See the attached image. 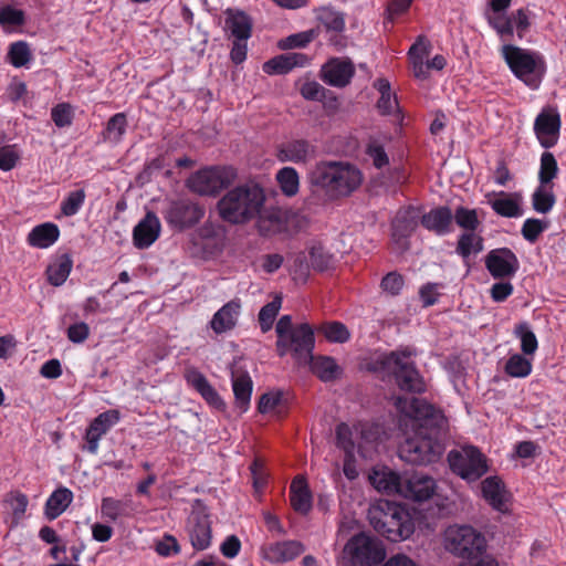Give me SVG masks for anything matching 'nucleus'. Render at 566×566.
<instances>
[{"mask_svg":"<svg viewBox=\"0 0 566 566\" xmlns=\"http://www.w3.org/2000/svg\"><path fill=\"white\" fill-rule=\"evenodd\" d=\"M102 515L109 521L128 517L132 514V500L104 497L101 503Z\"/></svg>","mask_w":566,"mask_h":566,"instance_id":"obj_41","label":"nucleus"},{"mask_svg":"<svg viewBox=\"0 0 566 566\" xmlns=\"http://www.w3.org/2000/svg\"><path fill=\"white\" fill-rule=\"evenodd\" d=\"M355 74V66L348 59L333 57L321 70L324 83L334 87H345Z\"/></svg>","mask_w":566,"mask_h":566,"instance_id":"obj_18","label":"nucleus"},{"mask_svg":"<svg viewBox=\"0 0 566 566\" xmlns=\"http://www.w3.org/2000/svg\"><path fill=\"white\" fill-rule=\"evenodd\" d=\"M252 19L242 10L227 9L224 12L223 31L232 42L231 61L242 63L248 54V40L252 34Z\"/></svg>","mask_w":566,"mask_h":566,"instance_id":"obj_9","label":"nucleus"},{"mask_svg":"<svg viewBox=\"0 0 566 566\" xmlns=\"http://www.w3.org/2000/svg\"><path fill=\"white\" fill-rule=\"evenodd\" d=\"M160 213L170 230L184 232L203 219L206 208L190 198H175L166 200Z\"/></svg>","mask_w":566,"mask_h":566,"instance_id":"obj_8","label":"nucleus"},{"mask_svg":"<svg viewBox=\"0 0 566 566\" xmlns=\"http://www.w3.org/2000/svg\"><path fill=\"white\" fill-rule=\"evenodd\" d=\"M560 128L559 115L553 111H543L535 120V134L545 148L553 147L558 139Z\"/></svg>","mask_w":566,"mask_h":566,"instance_id":"obj_22","label":"nucleus"},{"mask_svg":"<svg viewBox=\"0 0 566 566\" xmlns=\"http://www.w3.org/2000/svg\"><path fill=\"white\" fill-rule=\"evenodd\" d=\"M343 556L352 566H374L385 559L386 551L377 538L360 533L346 543Z\"/></svg>","mask_w":566,"mask_h":566,"instance_id":"obj_12","label":"nucleus"},{"mask_svg":"<svg viewBox=\"0 0 566 566\" xmlns=\"http://www.w3.org/2000/svg\"><path fill=\"white\" fill-rule=\"evenodd\" d=\"M514 335L520 339L521 350L524 355L533 356L536 353L538 342L528 323H518L514 328Z\"/></svg>","mask_w":566,"mask_h":566,"instance_id":"obj_45","label":"nucleus"},{"mask_svg":"<svg viewBox=\"0 0 566 566\" xmlns=\"http://www.w3.org/2000/svg\"><path fill=\"white\" fill-rule=\"evenodd\" d=\"M240 303L230 301L214 313V333H224L232 329L240 315Z\"/></svg>","mask_w":566,"mask_h":566,"instance_id":"obj_37","label":"nucleus"},{"mask_svg":"<svg viewBox=\"0 0 566 566\" xmlns=\"http://www.w3.org/2000/svg\"><path fill=\"white\" fill-rule=\"evenodd\" d=\"M304 551V546L298 541H284L265 545L261 549L262 557L273 564L286 563Z\"/></svg>","mask_w":566,"mask_h":566,"instance_id":"obj_23","label":"nucleus"},{"mask_svg":"<svg viewBox=\"0 0 566 566\" xmlns=\"http://www.w3.org/2000/svg\"><path fill=\"white\" fill-rule=\"evenodd\" d=\"M12 510L13 520L15 522L20 521L28 507L29 500L28 496L19 491L10 492L6 500Z\"/></svg>","mask_w":566,"mask_h":566,"instance_id":"obj_58","label":"nucleus"},{"mask_svg":"<svg viewBox=\"0 0 566 566\" xmlns=\"http://www.w3.org/2000/svg\"><path fill=\"white\" fill-rule=\"evenodd\" d=\"M558 174L557 161L552 153L545 151L541 157L538 171L539 184L553 185L552 181Z\"/></svg>","mask_w":566,"mask_h":566,"instance_id":"obj_54","label":"nucleus"},{"mask_svg":"<svg viewBox=\"0 0 566 566\" xmlns=\"http://www.w3.org/2000/svg\"><path fill=\"white\" fill-rule=\"evenodd\" d=\"M186 187L196 195L212 196V167L208 166L191 174L186 180Z\"/></svg>","mask_w":566,"mask_h":566,"instance_id":"obj_40","label":"nucleus"},{"mask_svg":"<svg viewBox=\"0 0 566 566\" xmlns=\"http://www.w3.org/2000/svg\"><path fill=\"white\" fill-rule=\"evenodd\" d=\"M19 160V154L15 145H6L0 147V169L3 171L12 170Z\"/></svg>","mask_w":566,"mask_h":566,"instance_id":"obj_63","label":"nucleus"},{"mask_svg":"<svg viewBox=\"0 0 566 566\" xmlns=\"http://www.w3.org/2000/svg\"><path fill=\"white\" fill-rule=\"evenodd\" d=\"M313 374L323 381H331L339 377L340 368L334 358L328 356H318L310 359L308 364Z\"/></svg>","mask_w":566,"mask_h":566,"instance_id":"obj_39","label":"nucleus"},{"mask_svg":"<svg viewBox=\"0 0 566 566\" xmlns=\"http://www.w3.org/2000/svg\"><path fill=\"white\" fill-rule=\"evenodd\" d=\"M451 471L467 482L481 479L489 471L486 457L474 446H462L448 453Z\"/></svg>","mask_w":566,"mask_h":566,"instance_id":"obj_10","label":"nucleus"},{"mask_svg":"<svg viewBox=\"0 0 566 566\" xmlns=\"http://www.w3.org/2000/svg\"><path fill=\"white\" fill-rule=\"evenodd\" d=\"M120 419V413L116 409H109L99 413L92 420L85 432L86 450L96 454L98 451V442L101 438L106 434L109 429L115 426Z\"/></svg>","mask_w":566,"mask_h":566,"instance_id":"obj_17","label":"nucleus"},{"mask_svg":"<svg viewBox=\"0 0 566 566\" xmlns=\"http://www.w3.org/2000/svg\"><path fill=\"white\" fill-rule=\"evenodd\" d=\"M483 250V240L475 231L463 232L457 245V253L463 259L478 254Z\"/></svg>","mask_w":566,"mask_h":566,"instance_id":"obj_44","label":"nucleus"},{"mask_svg":"<svg viewBox=\"0 0 566 566\" xmlns=\"http://www.w3.org/2000/svg\"><path fill=\"white\" fill-rule=\"evenodd\" d=\"M417 226L416 212L413 209L400 210L392 221V239L401 249L407 245V237L415 230Z\"/></svg>","mask_w":566,"mask_h":566,"instance_id":"obj_34","label":"nucleus"},{"mask_svg":"<svg viewBox=\"0 0 566 566\" xmlns=\"http://www.w3.org/2000/svg\"><path fill=\"white\" fill-rule=\"evenodd\" d=\"M85 198L86 193L83 189L69 192L61 202V213L65 217L75 216L83 207Z\"/></svg>","mask_w":566,"mask_h":566,"instance_id":"obj_52","label":"nucleus"},{"mask_svg":"<svg viewBox=\"0 0 566 566\" xmlns=\"http://www.w3.org/2000/svg\"><path fill=\"white\" fill-rule=\"evenodd\" d=\"M212 216L209 213L208 219L202 228H200L191 239L193 253L202 259L209 260L212 255Z\"/></svg>","mask_w":566,"mask_h":566,"instance_id":"obj_36","label":"nucleus"},{"mask_svg":"<svg viewBox=\"0 0 566 566\" xmlns=\"http://www.w3.org/2000/svg\"><path fill=\"white\" fill-rule=\"evenodd\" d=\"M386 137L371 138L367 146V155L373 160L376 168L381 169L389 164V158L385 150Z\"/></svg>","mask_w":566,"mask_h":566,"instance_id":"obj_50","label":"nucleus"},{"mask_svg":"<svg viewBox=\"0 0 566 566\" xmlns=\"http://www.w3.org/2000/svg\"><path fill=\"white\" fill-rule=\"evenodd\" d=\"M73 260L69 253L59 255L46 269L48 281L53 286H61L69 277Z\"/></svg>","mask_w":566,"mask_h":566,"instance_id":"obj_38","label":"nucleus"},{"mask_svg":"<svg viewBox=\"0 0 566 566\" xmlns=\"http://www.w3.org/2000/svg\"><path fill=\"white\" fill-rule=\"evenodd\" d=\"M51 118L53 123L60 128L70 126L73 120L71 106L65 103L57 104L51 111Z\"/></svg>","mask_w":566,"mask_h":566,"instance_id":"obj_59","label":"nucleus"},{"mask_svg":"<svg viewBox=\"0 0 566 566\" xmlns=\"http://www.w3.org/2000/svg\"><path fill=\"white\" fill-rule=\"evenodd\" d=\"M325 337L333 343H345L349 339L350 333L347 327L339 322L326 323L322 326Z\"/></svg>","mask_w":566,"mask_h":566,"instance_id":"obj_56","label":"nucleus"},{"mask_svg":"<svg viewBox=\"0 0 566 566\" xmlns=\"http://www.w3.org/2000/svg\"><path fill=\"white\" fill-rule=\"evenodd\" d=\"M252 475L253 488L256 493H260L268 481V474L264 469V462L260 458L254 459L250 465Z\"/></svg>","mask_w":566,"mask_h":566,"instance_id":"obj_60","label":"nucleus"},{"mask_svg":"<svg viewBox=\"0 0 566 566\" xmlns=\"http://www.w3.org/2000/svg\"><path fill=\"white\" fill-rule=\"evenodd\" d=\"M313 348V329L307 324H302L295 327L293 333H290L284 346L276 347V350L280 356H285L291 352L298 365H307L312 358Z\"/></svg>","mask_w":566,"mask_h":566,"instance_id":"obj_13","label":"nucleus"},{"mask_svg":"<svg viewBox=\"0 0 566 566\" xmlns=\"http://www.w3.org/2000/svg\"><path fill=\"white\" fill-rule=\"evenodd\" d=\"M403 479L405 476H401L387 467H375L369 474V481L373 486L379 492L387 494L400 495Z\"/></svg>","mask_w":566,"mask_h":566,"instance_id":"obj_24","label":"nucleus"},{"mask_svg":"<svg viewBox=\"0 0 566 566\" xmlns=\"http://www.w3.org/2000/svg\"><path fill=\"white\" fill-rule=\"evenodd\" d=\"M237 170L232 166L214 167V190L226 188L237 179Z\"/></svg>","mask_w":566,"mask_h":566,"instance_id":"obj_61","label":"nucleus"},{"mask_svg":"<svg viewBox=\"0 0 566 566\" xmlns=\"http://www.w3.org/2000/svg\"><path fill=\"white\" fill-rule=\"evenodd\" d=\"M458 566H499L497 560L484 551L469 556Z\"/></svg>","mask_w":566,"mask_h":566,"instance_id":"obj_64","label":"nucleus"},{"mask_svg":"<svg viewBox=\"0 0 566 566\" xmlns=\"http://www.w3.org/2000/svg\"><path fill=\"white\" fill-rule=\"evenodd\" d=\"M443 546L463 559L481 553L486 547L485 537L470 525H450L443 533Z\"/></svg>","mask_w":566,"mask_h":566,"instance_id":"obj_11","label":"nucleus"},{"mask_svg":"<svg viewBox=\"0 0 566 566\" xmlns=\"http://www.w3.org/2000/svg\"><path fill=\"white\" fill-rule=\"evenodd\" d=\"M369 369L382 375H392L400 389L422 392L424 382L406 352H391L378 354L370 363Z\"/></svg>","mask_w":566,"mask_h":566,"instance_id":"obj_6","label":"nucleus"},{"mask_svg":"<svg viewBox=\"0 0 566 566\" xmlns=\"http://www.w3.org/2000/svg\"><path fill=\"white\" fill-rule=\"evenodd\" d=\"M280 307L281 300L276 298L261 308L259 313V322L263 332H268L271 328L273 321L280 311Z\"/></svg>","mask_w":566,"mask_h":566,"instance_id":"obj_57","label":"nucleus"},{"mask_svg":"<svg viewBox=\"0 0 566 566\" xmlns=\"http://www.w3.org/2000/svg\"><path fill=\"white\" fill-rule=\"evenodd\" d=\"M291 505L300 514H307L313 504L312 493L306 480L303 476H296L290 486Z\"/></svg>","mask_w":566,"mask_h":566,"instance_id":"obj_32","label":"nucleus"},{"mask_svg":"<svg viewBox=\"0 0 566 566\" xmlns=\"http://www.w3.org/2000/svg\"><path fill=\"white\" fill-rule=\"evenodd\" d=\"M60 238V229L53 222H44L35 226L28 234L27 242L30 247L48 249Z\"/></svg>","mask_w":566,"mask_h":566,"instance_id":"obj_33","label":"nucleus"},{"mask_svg":"<svg viewBox=\"0 0 566 566\" xmlns=\"http://www.w3.org/2000/svg\"><path fill=\"white\" fill-rule=\"evenodd\" d=\"M276 181L282 192L292 197L297 193L300 188V178L296 170L292 167H284L276 174Z\"/></svg>","mask_w":566,"mask_h":566,"instance_id":"obj_47","label":"nucleus"},{"mask_svg":"<svg viewBox=\"0 0 566 566\" xmlns=\"http://www.w3.org/2000/svg\"><path fill=\"white\" fill-rule=\"evenodd\" d=\"M73 493L67 488H59L48 497L44 514L48 520L57 518L71 504Z\"/></svg>","mask_w":566,"mask_h":566,"instance_id":"obj_35","label":"nucleus"},{"mask_svg":"<svg viewBox=\"0 0 566 566\" xmlns=\"http://www.w3.org/2000/svg\"><path fill=\"white\" fill-rule=\"evenodd\" d=\"M488 203L502 217L518 218L523 216L522 197L518 193L502 191L497 195H489Z\"/></svg>","mask_w":566,"mask_h":566,"instance_id":"obj_25","label":"nucleus"},{"mask_svg":"<svg viewBox=\"0 0 566 566\" xmlns=\"http://www.w3.org/2000/svg\"><path fill=\"white\" fill-rule=\"evenodd\" d=\"M8 62L19 69L25 66L32 60V53L27 42L17 41L10 44L7 53Z\"/></svg>","mask_w":566,"mask_h":566,"instance_id":"obj_49","label":"nucleus"},{"mask_svg":"<svg viewBox=\"0 0 566 566\" xmlns=\"http://www.w3.org/2000/svg\"><path fill=\"white\" fill-rule=\"evenodd\" d=\"M397 410L406 418L405 426H411L413 433L408 436L399 449L400 458L411 464H429L442 454L443 447L439 433L447 427V419L434 406L421 398L396 397Z\"/></svg>","mask_w":566,"mask_h":566,"instance_id":"obj_1","label":"nucleus"},{"mask_svg":"<svg viewBox=\"0 0 566 566\" xmlns=\"http://www.w3.org/2000/svg\"><path fill=\"white\" fill-rule=\"evenodd\" d=\"M485 17L489 24L496 31L501 40L506 41L513 36V22L511 21L510 17L505 14V12L494 13L493 11H488Z\"/></svg>","mask_w":566,"mask_h":566,"instance_id":"obj_46","label":"nucleus"},{"mask_svg":"<svg viewBox=\"0 0 566 566\" xmlns=\"http://www.w3.org/2000/svg\"><path fill=\"white\" fill-rule=\"evenodd\" d=\"M189 537L192 546L196 549H205L211 542V522L209 515H201L199 512L193 511L189 517Z\"/></svg>","mask_w":566,"mask_h":566,"instance_id":"obj_26","label":"nucleus"},{"mask_svg":"<svg viewBox=\"0 0 566 566\" xmlns=\"http://www.w3.org/2000/svg\"><path fill=\"white\" fill-rule=\"evenodd\" d=\"M401 490L400 496L418 502L427 501L438 494L434 479L421 473L405 476Z\"/></svg>","mask_w":566,"mask_h":566,"instance_id":"obj_19","label":"nucleus"},{"mask_svg":"<svg viewBox=\"0 0 566 566\" xmlns=\"http://www.w3.org/2000/svg\"><path fill=\"white\" fill-rule=\"evenodd\" d=\"M255 218L258 232L263 237H272L286 230L289 212L279 207H263Z\"/></svg>","mask_w":566,"mask_h":566,"instance_id":"obj_20","label":"nucleus"},{"mask_svg":"<svg viewBox=\"0 0 566 566\" xmlns=\"http://www.w3.org/2000/svg\"><path fill=\"white\" fill-rule=\"evenodd\" d=\"M378 430L368 423L349 426L340 423L336 428L337 444L345 452L343 471L347 479L354 480L358 476L355 463V454L363 458H370L376 451Z\"/></svg>","mask_w":566,"mask_h":566,"instance_id":"obj_3","label":"nucleus"},{"mask_svg":"<svg viewBox=\"0 0 566 566\" xmlns=\"http://www.w3.org/2000/svg\"><path fill=\"white\" fill-rule=\"evenodd\" d=\"M315 154L314 146L310 143L298 139L287 142L279 148L277 158L280 161H291L294 164L306 163Z\"/></svg>","mask_w":566,"mask_h":566,"instance_id":"obj_29","label":"nucleus"},{"mask_svg":"<svg viewBox=\"0 0 566 566\" xmlns=\"http://www.w3.org/2000/svg\"><path fill=\"white\" fill-rule=\"evenodd\" d=\"M185 378L189 386L195 388L209 405H212V387L200 371L196 368H188Z\"/></svg>","mask_w":566,"mask_h":566,"instance_id":"obj_48","label":"nucleus"},{"mask_svg":"<svg viewBox=\"0 0 566 566\" xmlns=\"http://www.w3.org/2000/svg\"><path fill=\"white\" fill-rule=\"evenodd\" d=\"M453 214L450 208L439 207L424 213L421 219L422 226L438 235H444L452 230Z\"/></svg>","mask_w":566,"mask_h":566,"instance_id":"obj_28","label":"nucleus"},{"mask_svg":"<svg viewBox=\"0 0 566 566\" xmlns=\"http://www.w3.org/2000/svg\"><path fill=\"white\" fill-rule=\"evenodd\" d=\"M452 214L457 224L465 230L464 232L475 231L480 226L475 209L459 207Z\"/></svg>","mask_w":566,"mask_h":566,"instance_id":"obj_55","label":"nucleus"},{"mask_svg":"<svg viewBox=\"0 0 566 566\" xmlns=\"http://www.w3.org/2000/svg\"><path fill=\"white\" fill-rule=\"evenodd\" d=\"M160 231L159 218L155 212L147 211L133 229V243L139 250L147 249L159 238Z\"/></svg>","mask_w":566,"mask_h":566,"instance_id":"obj_21","label":"nucleus"},{"mask_svg":"<svg viewBox=\"0 0 566 566\" xmlns=\"http://www.w3.org/2000/svg\"><path fill=\"white\" fill-rule=\"evenodd\" d=\"M310 180L332 196H347L360 185L361 174L348 163L323 161L313 168Z\"/></svg>","mask_w":566,"mask_h":566,"instance_id":"obj_4","label":"nucleus"},{"mask_svg":"<svg viewBox=\"0 0 566 566\" xmlns=\"http://www.w3.org/2000/svg\"><path fill=\"white\" fill-rule=\"evenodd\" d=\"M127 117L125 113L114 114L106 124L105 138L118 143L127 129Z\"/></svg>","mask_w":566,"mask_h":566,"instance_id":"obj_51","label":"nucleus"},{"mask_svg":"<svg viewBox=\"0 0 566 566\" xmlns=\"http://www.w3.org/2000/svg\"><path fill=\"white\" fill-rule=\"evenodd\" d=\"M307 253L310 256L308 261L305 253L297 255L295 259V266L298 268L300 271L307 270L310 266L323 271L332 263V255L325 251L321 243L314 242L310 244Z\"/></svg>","mask_w":566,"mask_h":566,"instance_id":"obj_31","label":"nucleus"},{"mask_svg":"<svg viewBox=\"0 0 566 566\" xmlns=\"http://www.w3.org/2000/svg\"><path fill=\"white\" fill-rule=\"evenodd\" d=\"M518 265L516 255L506 248L492 250L485 258V266L495 279L512 277Z\"/></svg>","mask_w":566,"mask_h":566,"instance_id":"obj_16","label":"nucleus"},{"mask_svg":"<svg viewBox=\"0 0 566 566\" xmlns=\"http://www.w3.org/2000/svg\"><path fill=\"white\" fill-rule=\"evenodd\" d=\"M408 54L413 75L419 80H426L430 69L440 71L446 66V59L442 55H436L430 61L426 62L429 52L422 38H419L417 42L411 45Z\"/></svg>","mask_w":566,"mask_h":566,"instance_id":"obj_15","label":"nucleus"},{"mask_svg":"<svg viewBox=\"0 0 566 566\" xmlns=\"http://www.w3.org/2000/svg\"><path fill=\"white\" fill-rule=\"evenodd\" d=\"M504 369L513 378H525L532 373L533 361L524 354H513L509 357Z\"/></svg>","mask_w":566,"mask_h":566,"instance_id":"obj_43","label":"nucleus"},{"mask_svg":"<svg viewBox=\"0 0 566 566\" xmlns=\"http://www.w3.org/2000/svg\"><path fill=\"white\" fill-rule=\"evenodd\" d=\"M264 189L250 181L229 190L218 202L220 217L234 224H244L253 219L265 205Z\"/></svg>","mask_w":566,"mask_h":566,"instance_id":"obj_2","label":"nucleus"},{"mask_svg":"<svg viewBox=\"0 0 566 566\" xmlns=\"http://www.w3.org/2000/svg\"><path fill=\"white\" fill-rule=\"evenodd\" d=\"M501 54L512 73L525 85L533 90L539 86L545 74V62L539 53L505 44Z\"/></svg>","mask_w":566,"mask_h":566,"instance_id":"obj_7","label":"nucleus"},{"mask_svg":"<svg viewBox=\"0 0 566 566\" xmlns=\"http://www.w3.org/2000/svg\"><path fill=\"white\" fill-rule=\"evenodd\" d=\"M316 36V32L314 30H307L304 32L295 33L287 36L282 46L284 49H293V48H304L308 43H311Z\"/></svg>","mask_w":566,"mask_h":566,"instance_id":"obj_62","label":"nucleus"},{"mask_svg":"<svg viewBox=\"0 0 566 566\" xmlns=\"http://www.w3.org/2000/svg\"><path fill=\"white\" fill-rule=\"evenodd\" d=\"M317 18L328 30L340 32L345 28V19L343 13L332 8L324 7L319 9Z\"/></svg>","mask_w":566,"mask_h":566,"instance_id":"obj_53","label":"nucleus"},{"mask_svg":"<svg viewBox=\"0 0 566 566\" xmlns=\"http://www.w3.org/2000/svg\"><path fill=\"white\" fill-rule=\"evenodd\" d=\"M230 370L235 405L240 412H244L248 410L251 400L253 389L252 379L249 375L247 365L241 359L235 360Z\"/></svg>","mask_w":566,"mask_h":566,"instance_id":"obj_14","label":"nucleus"},{"mask_svg":"<svg viewBox=\"0 0 566 566\" xmlns=\"http://www.w3.org/2000/svg\"><path fill=\"white\" fill-rule=\"evenodd\" d=\"M368 516L374 528L391 542L407 539L415 532L411 515L398 504L382 502L374 505Z\"/></svg>","mask_w":566,"mask_h":566,"instance_id":"obj_5","label":"nucleus"},{"mask_svg":"<svg viewBox=\"0 0 566 566\" xmlns=\"http://www.w3.org/2000/svg\"><path fill=\"white\" fill-rule=\"evenodd\" d=\"M308 57L302 53H285L277 55L263 64V72L269 75L285 74L296 66H305Z\"/></svg>","mask_w":566,"mask_h":566,"instance_id":"obj_30","label":"nucleus"},{"mask_svg":"<svg viewBox=\"0 0 566 566\" xmlns=\"http://www.w3.org/2000/svg\"><path fill=\"white\" fill-rule=\"evenodd\" d=\"M481 492L485 501L500 512L507 511L509 493L501 479L489 476L481 483Z\"/></svg>","mask_w":566,"mask_h":566,"instance_id":"obj_27","label":"nucleus"},{"mask_svg":"<svg viewBox=\"0 0 566 566\" xmlns=\"http://www.w3.org/2000/svg\"><path fill=\"white\" fill-rule=\"evenodd\" d=\"M553 185L539 184L532 195L533 208L539 213H547L555 205Z\"/></svg>","mask_w":566,"mask_h":566,"instance_id":"obj_42","label":"nucleus"}]
</instances>
